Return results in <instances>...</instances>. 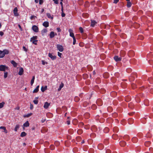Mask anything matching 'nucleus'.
Here are the masks:
<instances>
[{
    "mask_svg": "<svg viewBox=\"0 0 153 153\" xmlns=\"http://www.w3.org/2000/svg\"><path fill=\"white\" fill-rule=\"evenodd\" d=\"M9 53V51L7 50H4L2 51L0 50V58H3L6 54H8Z\"/></svg>",
    "mask_w": 153,
    "mask_h": 153,
    "instance_id": "obj_1",
    "label": "nucleus"
},
{
    "mask_svg": "<svg viewBox=\"0 0 153 153\" xmlns=\"http://www.w3.org/2000/svg\"><path fill=\"white\" fill-rule=\"evenodd\" d=\"M9 70L8 67L6 65H0V71H5Z\"/></svg>",
    "mask_w": 153,
    "mask_h": 153,
    "instance_id": "obj_2",
    "label": "nucleus"
},
{
    "mask_svg": "<svg viewBox=\"0 0 153 153\" xmlns=\"http://www.w3.org/2000/svg\"><path fill=\"white\" fill-rule=\"evenodd\" d=\"M56 46L57 50L60 52H62L64 51V48L62 45L57 44Z\"/></svg>",
    "mask_w": 153,
    "mask_h": 153,
    "instance_id": "obj_3",
    "label": "nucleus"
},
{
    "mask_svg": "<svg viewBox=\"0 0 153 153\" xmlns=\"http://www.w3.org/2000/svg\"><path fill=\"white\" fill-rule=\"evenodd\" d=\"M48 56L53 60H55L56 59V56L55 55H53L52 53H49Z\"/></svg>",
    "mask_w": 153,
    "mask_h": 153,
    "instance_id": "obj_4",
    "label": "nucleus"
},
{
    "mask_svg": "<svg viewBox=\"0 0 153 153\" xmlns=\"http://www.w3.org/2000/svg\"><path fill=\"white\" fill-rule=\"evenodd\" d=\"M32 29L35 32H38L39 31V28L36 25H34L32 26Z\"/></svg>",
    "mask_w": 153,
    "mask_h": 153,
    "instance_id": "obj_5",
    "label": "nucleus"
},
{
    "mask_svg": "<svg viewBox=\"0 0 153 153\" xmlns=\"http://www.w3.org/2000/svg\"><path fill=\"white\" fill-rule=\"evenodd\" d=\"M18 10V9L17 7L14 8L13 11L14 15L16 16H17L19 15L17 13Z\"/></svg>",
    "mask_w": 153,
    "mask_h": 153,
    "instance_id": "obj_6",
    "label": "nucleus"
},
{
    "mask_svg": "<svg viewBox=\"0 0 153 153\" xmlns=\"http://www.w3.org/2000/svg\"><path fill=\"white\" fill-rule=\"evenodd\" d=\"M114 60L116 62H118L121 61L122 58L120 57H119L118 56H115L114 57Z\"/></svg>",
    "mask_w": 153,
    "mask_h": 153,
    "instance_id": "obj_7",
    "label": "nucleus"
},
{
    "mask_svg": "<svg viewBox=\"0 0 153 153\" xmlns=\"http://www.w3.org/2000/svg\"><path fill=\"white\" fill-rule=\"evenodd\" d=\"M42 25L46 28L49 27V23L48 22L45 21L43 23Z\"/></svg>",
    "mask_w": 153,
    "mask_h": 153,
    "instance_id": "obj_8",
    "label": "nucleus"
},
{
    "mask_svg": "<svg viewBox=\"0 0 153 153\" xmlns=\"http://www.w3.org/2000/svg\"><path fill=\"white\" fill-rule=\"evenodd\" d=\"M24 72V70L23 68L22 67L20 68L19 69V71L18 73V74L19 75H22Z\"/></svg>",
    "mask_w": 153,
    "mask_h": 153,
    "instance_id": "obj_9",
    "label": "nucleus"
},
{
    "mask_svg": "<svg viewBox=\"0 0 153 153\" xmlns=\"http://www.w3.org/2000/svg\"><path fill=\"white\" fill-rule=\"evenodd\" d=\"M69 32L70 33V36L73 38H75L74 33L72 32V30L71 29H69L68 30Z\"/></svg>",
    "mask_w": 153,
    "mask_h": 153,
    "instance_id": "obj_10",
    "label": "nucleus"
},
{
    "mask_svg": "<svg viewBox=\"0 0 153 153\" xmlns=\"http://www.w3.org/2000/svg\"><path fill=\"white\" fill-rule=\"evenodd\" d=\"M50 103H49L47 102H45L44 105V108L47 109L48 108L49 106L50 105Z\"/></svg>",
    "mask_w": 153,
    "mask_h": 153,
    "instance_id": "obj_11",
    "label": "nucleus"
},
{
    "mask_svg": "<svg viewBox=\"0 0 153 153\" xmlns=\"http://www.w3.org/2000/svg\"><path fill=\"white\" fill-rule=\"evenodd\" d=\"M97 147L98 149L101 150L103 149L104 146L102 144L100 143L98 145Z\"/></svg>",
    "mask_w": 153,
    "mask_h": 153,
    "instance_id": "obj_12",
    "label": "nucleus"
},
{
    "mask_svg": "<svg viewBox=\"0 0 153 153\" xmlns=\"http://www.w3.org/2000/svg\"><path fill=\"white\" fill-rule=\"evenodd\" d=\"M47 31V29L44 28L41 31V33L42 36H44L45 35V34L46 33Z\"/></svg>",
    "mask_w": 153,
    "mask_h": 153,
    "instance_id": "obj_13",
    "label": "nucleus"
},
{
    "mask_svg": "<svg viewBox=\"0 0 153 153\" xmlns=\"http://www.w3.org/2000/svg\"><path fill=\"white\" fill-rule=\"evenodd\" d=\"M96 23L97 22L94 20H91V24L90 25L92 27H94Z\"/></svg>",
    "mask_w": 153,
    "mask_h": 153,
    "instance_id": "obj_14",
    "label": "nucleus"
},
{
    "mask_svg": "<svg viewBox=\"0 0 153 153\" xmlns=\"http://www.w3.org/2000/svg\"><path fill=\"white\" fill-rule=\"evenodd\" d=\"M46 16L48 18L51 19H53V15H51L50 13H46Z\"/></svg>",
    "mask_w": 153,
    "mask_h": 153,
    "instance_id": "obj_15",
    "label": "nucleus"
},
{
    "mask_svg": "<svg viewBox=\"0 0 153 153\" xmlns=\"http://www.w3.org/2000/svg\"><path fill=\"white\" fill-rule=\"evenodd\" d=\"M120 144L121 146H124L126 144V142L124 141H121L120 142Z\"/></svg>",
    "mask_w": 153,
    "mask_h": 153,
    "instance_id": "obj_16",
    "label": "nucleus"
},
{
    "mask_svg": "<svg viewBox=\"0 0 153 153\" xmlns=\"http://www.w3.org/2000/svg\"><path fill=\"white\" fill-rule=\"evenodd\" d=\"M0 129H3L4 131L3 132H5L6 134H7V133L8 131H7V130L6 127L4 126H1L0 127Z\"/></svg>",
    "mask_w": 153,
    "mask_h": 153,
    "instance_id": "obj_17",
    "label": "nucleus"
},
{
    "mask_svg": "<svg viewBox=\"0 0 153 153\" xmlns=\"http://www.w3.org/2000/svg\"><path fill=\"white\" fill-rule=\"evenodd\" d=\"M113 121V120L112 118H110L107 119V122L109 123H112Z\"/></svg>",
    "mask_w": 153,
    "mask_h": 153,
    "instance_id": "obj_18",
    "label": "nucleus"
},
{
    "mask_svg": "<svg viewBox=\"0 0 153 153\" xmlns=\"http://www.w3.org/2000/svg\"><path fill=\"white\" fill-rule=\"evenodd\" d=\"M138 140V139L136 137H133L132 139V141L134 143H136Z\"/></svg>",
    "mask_w": 153,
    "mask_h": 153,
    "instance_id": "obj_19",
    "label": "nucleus"
},
{
    "mask_svg": "<svg viewBox=\"0 0 153 153\" xmlns=\"http://www.w3.org/2000/svg\"><path fill=\"white\" fill-rule=\"evenodd\" d=\"M11 63L13 65V66L15 67H17V64L14 60H12L11 61Z\"/></svg>",
    "mask_w": 153,
    "mask_h": 153,
    "instance_id": "obj_20",
    "label": "nucleus"
},
{
    "mask_svg": "<svg viewBox=\"0 0 153 153\" xmlns=\"http://www.w3.org/2000/svg\"><path fill=\"white\" fill-rule=\"evenodd\" d=\"M128 121L129 124H131L133 123L134 120L132 118H129L128 120Z\"/></svg>",
    "mask_w": 153,
    "mask_h": 153,
    "instance_id": "obj_21",
    "label": "nucleus"
},
{
    "mask_svg": "<svg viewBox=\"0 0 153 153\" xmlns=\"http://www.w3.org/2000/svg\"><path fill=\"white\" fill-rule=\"evenodd\" d=\"M144 105L147 106L149 105V101L148 99H145L144 102Z\"/></svg>",
    "mask_w": 153,
    "mask_h": 153,
    "instance_id": "obj_22",
    "label": "nucleus"
},
{
    "mask_svg": "<svg viewBox=\"0 0 153 153\" xmlns=\"http://www.w3.org/2000/svg\"><path fill=\"white\" fill-rule=\"evenodd\" d=\"M50 36L51 38H52L54 37L55 34L53 31H51L50 32Z\"/></svg>",
    "mask_w": 153,
    "mask_h": 153,
    "instance_id": "obj_23",
    "label": "nucleus"
},
{
    "mask_svg": "<svg viewBox=\"0 0 153 153\" xmlns=\"http://www.w3.org/2000/svg\"><path fill=\"white\" fill-rule=\"evenodd\" d=\"M109 74L108 73H105L103 74V77L105 78H107L109 77Z\"/></svg>",
    "mask_w": 153,
    "mask_h": 153,
    "instance_id": "obj_24",
    "label": "nucleus"
},
{
    "mask_svg": "<svg viewBox=\"0 0 153 153\" xmlns=\"http://www.w3.org/2000/svg\"><path fill=\"white\" fill-rule=\"evenodd\" d=\"M124 139L126 140H128L130 139L128 135H124L123 137Z\"/></svg>",
    "mask_w": 153,
    "mask_h": 153,
    "instance_id": "obj_25",
    "label": "nucleus"
},
{
    "mask_svg": "<svg viewBox=\"0 0 153 153\" xmlns=\"http://www.w3.org/2000/svg\"><path fill=\"white\" fill-rule=\"evenodd\" d=\"M30 124L28 121H27L23 124V126L25 127H27L29 126Z\"/></svg>",
    "mask_w": 153,
    "mask_h": 153,
    "instance_id": "obj_26",
    "label": "nucleus"
},
{
    "mask_svg": "<svg viewBox=\"0 0 153 153\" xmlns=\"http://www.w3.org/2000/svg\"><path fill=\"white\" fill-rule=\"evenodd\" d=\"M47 86H45L44 87L42 86L41 88V90L42 92H43L47 89Z\"/></svg>",
    "mask_w": 153,
    "mask_h": 153,
    "instance_id": "obj_27",
    "label": "nucleus"
},
{
    "mask_svg": "<svg viewBox=\"0 0 153 153\" xmlns=\"http://www.w3.org/2000/svg\"><path fill=\"white\" fill-rule=\"evenodd\" d=\"M150 142L149 141H146L144 143L146 146L149 147L150 145Z\"/></svg>",
    "mask_w": 153,
    "mask_h": 153,
    "instance_id": "obj_28",
    "label": "nucleus"
},
{
    "mask_svg": "<svg viewBox=\"0 0 153 153\" xmlns=\"http://www.w3.org/2000/svg\"><path fill=\"white\" fill-rule=\"evenodd\" d=\"M109 128L107 127H105L103 130L104 132L105 133H107L109 131Z\"/></svg>",
    "mask_w": 153,
    "mask_h": 153,
    "instance_id": "obj_29",
    "label": "nucleus"
},
{
    "mask_svg": "<svg viewBox=\"0 0 153 153\" xmlns=\"http://www.w3.org/2000/svg\"><path fill=\"white\" fill-rule=\"evenodd\" d=\"M37 38V36H33V37H31L30 39V41L32 42V41L34 40H36Z\"/></svg>",
    "mask_w": 153,
    "mask_h": 153,
    "instance_id": "obj_30",
    "label": "nucleus"
},
{
    "mask_svg": "<svg viewBox=\"0 0 153 153\" xmlns=\"http://www.w3.org/2000/svg\"><path fill=\"white\" fill-rule=\"evenodd\" d=\"M90 114L88 113H85L84 114V117H86L87 119L88 118V117H90Z\"/></svg>",
    "mask_w": 153,
    "mask_h": 153,
    "instance_id": "obj_31",
    "label": "nucleus"
},
{
    "mask_svg": "<svg viewBox=\"0 0 153 153\" xmlns=\"http://www.w3.org/2000/svg\"><path fill=\"white\" fill-rule=\"evenodd\" d=\"M35 77L34 76H33V77H32V79L31 80V82H30V84H31V85H32L34 82V80H35Z\"/></svg>",
    "mask_w": 153,
    "mask_h": 153,
    "instance_id": "obj_32",
    "label": "nucleus"
},
{
    "mask_svg": "<svg viewBox=\"0 0 153 153\" xmlns=\"http://www.w3.org/2000/svg\"><path fill=\"white\" fill-rule=\"evenodd\" d=\"M114 132H117L118 131V128L117 127H114L113 128Z\"/></svg>",
    "mask_w": 153,
    "mask_h": 153,
    "instance_id": "obj_33",
    "label": "nucleus"
},
{
    "mask_svg": "<svg viewBox=\"0 0 153 153\" xmlns=\"http://www.w3.org/2000/svg\"><path fill=\"white\" fill-rule=\"evenodd\" d=\"M83 130L82 129H79L77 131V133L79 134H81L82 133Z\"/></svg>",
    "mask_w": 153,
    "mask_h": 153,
    "instance_id": "obj_34",
    "label": "nucleus"
},
{
    "mask_svg": "<svg viewBox=\"0 0 153 153\" xmlns=\"http://www.w3.org/2000/svg\"><path fill=\"white\" fill-rule=\"evenodd\" d=\"M20 126L19 125L17 124L16 125L15 127L14 128V131H17L18 129H19V128Z\"/></svg>",
    "mask_w": 153,
    "mask_h": 153,
    "instance_id": "obj_35",
    "label": "nucleus"
},
{
    "mask_svg": "<svg viewBox=\"0 0 153 153\" xmlns=\"http://www.w3.org/2000/svg\"><path fill=\"white\" fill-rule=\"evenodd\" d=\"M118 137L117 135L116 134H113L112 136V138L115 140L117 139Z\"/></svg>",
    "mask_w": 153,
    "mask_h": 153,
    "instance_id": "obj_36",
    "label": "nucleus"
},
{
    "mask_svg": "<svg viewBox=\"0 0 153 153\" xmlns=\"http://www.w3.org/2000/svg\"><path fill=\"white\" fill-rule=\"evenodd\" d=\"M74 100L76 102H77L79 101L80 100V99L79 97L77 96H76L74 97Z\"/></svg>",
    "mask_w": 153,
    "mask_h": 153,
    "instance_id": "obj_37",
    "label": "nucleus"
},
{
    "mask_svg": "<svg viewBox=\"0 0 153 153\" xmlns=\"http://www.w3.org/2000/svg\"><path fill=\"white\" fill-rule=\"evenodd\" d=\"M132 4L130 1H128L127 2V6L128 7H130L131 6Z\"/></svg>",
    "mask_w": 153,
    "mask_h": 153,
    "instance_id": "obj_38",
    "label": "nucleus"
},
{
    "mask_svg": "<svg viewBox=\"0 0 153 153\" xmlns=\"http://www.w3.org/2000/svg\"><path fill=\"white\" fill-rule=\"evenodd\" d=\"M135 99L137 102H140V99L138 96H136L135 97Z\"/></svg>",
    "mask_w": 153,
    "mask_h": 153,
    "instance_id": "obj_39",
    "label": "nucleus"
},
{
    "mask_svg": "<svg viewBox=\"0 0 153 153\" xmlns=\"http://www.w3.org/2000/svg\"><path fill=\"white\" fill-rule=\"evenodd\" d=\"M26 133L24 131L22 132L20 134V136L21 137H24L26 135Z\"/></svg>",
    "mask_w": 153,
    "mask_h": 153,
    "instance_id": "obj_40",
    "label": "nucleus"
},
{
    "mask_svg": "<svg viewBox=\"0 0 153 153\" xmlns=\"http://www.w3.org/2000/svg\"><path fill=\"white\" fill-rule=\"evenodd\" d=\"M64 86V84L62 83L61 84H60L59 88L58 89V90L59 91L61 90V89Z\"/></svg>",
    "mask_w": 153,
    "mask_h": 153,
    "instance_id": "obj_41",
    "label": "nucleus"
},
{
    "mask_svg": "<svg viewBox=\"0 0 153 153\" xmlns=\"http://www.w3.org/2000/svg\"><path fill=\"white\" fill-rule=\"evenodd\" d=\"M68 133L70 134H72L74 133V130L70 128L68 130Z\"/></svg>",
    "mask_w": 153,
    "mask_h": 153,
    "instance_id": "obj_42",
    "label": "nucleus"
},
{
    "mask_svg": "<svg viewBox=\"0 0 153 153\" xmlns=\"http://www.w3.org/2000/svg\"><path fill=\"white\" fill-rule=\"evenodd\" d=\"M5 104V102H1L0 103V108H2Z\"/></svg>",
    "mask_w": 153,
    "mask_h": 153,
    "instance_id": "obj_43",
    "label": "nucleus"
},
{
    "mask_svg": "<svg viewBox=\"0 0 153 153\" xmlns=\"http://www.w3.org/2000/svg\"><path fill=\"white\" fill-rule=\"evenodd\" d=\"M84 123L82 122H80L78 124V126L79 127V128H81L84 125Z\"/></svg>",
    "mask_w": 153,
    "mask_h": 153,
    "instance_id": "obj_44",
    "label": "nucleus"
},
{
    "mask_svg": "<svg viewBox=\"0 0 153 153\" xmlns=\"http://www.w3.org/2000/svg\"><path fill=\"white\" fill-rule=\"evenodd\" d=\"M78 120L76 119H74L73 121V123L74 125H76Z\"/></svg>",
    "mask_w": 153,
    "mask_h": 153,
    "instance_id": "obj_45",
    "label": "nucleus"
},
{
    "mask_svg": "<svg viewBox=\"0 0 153 153\" xmlns=\"http://www.w3.org/2000/svg\"><path fill=\"white\" fill-rule=\"evenodd\" d=\"M4 79H5L7 76H8V72H7L5 71L4 72Z\"/></svg>",
    "mask_w": 153,
    "mask_h": 153,
    "instance_id": "obj_46",
    "label": "nucleus"
},
{
    "mask_svg": "<svg viewBox=\"0 0 153 153\" xmlns=\"http://www.w3.org/2000/svg\"><path fill=\"white\" fill-rule=\"evenodd\" d=\"M125 100L127 102H128L130 100V98L129 97H127L125 98Z\"/></svg>",
    "mask_w": 153,
    "mask_h": 153,
    "instance_id": "obj_47",
    "label": "nucleus"
},
{
    "mask_svg": "<svg viewBox=\"0 0 153 153\" xmlns=\"http://www.w3.org/2000/svg\"><path fill=\"white\" fill-rule=\"evenodd\" d=\"M118 114L117 113H114L112 114V116L114 117H117Z\"/></svg>",
    "mask_w": 153,
    "mask_h": 153,
    "instance_id": "obj_48",
    "label": "nucleus"
},
{
    "mask_svg": "<svg viewBox=\"0 0 153 153\" xmlns=\"http://www.w3.org/2000/svg\"><path fill=\"white\" fill-rule=\"evenodd\" d=\"M39 90V89H38L37 88H36L33 91V93H37L38 91Z\"/></svg>",
    "mask_w": 153,
    "mask_h": 153,
    "instance_id": "obj_49",
    "label": "nucleus"
},
{
    "mask_svg": "<svg viewBox=\"0 0 153 153\" xmlns=\"http://www.w3.org/2000/svg\"><path fill=\"white\" fill-rule=\"evenodd\" d=\"M104 143L105 144H107L108 143V139H105L104 141Z\"/></svg>",
    "mask_w": 153,
    "mask_h": 153,
    "instance_id": "obj_50",
    "label": "nucleus"
},
{
    "mask_svg": "<svg viewBox=\"0 0 153 153\" xmlns=\"http://www.w3.org/2000/svg\"><path fill=\"white\" fill-rule=\"evenodd\" d=\"M32 113H30L28 114H27L25 116V117H29L30 116L32 115Z\"/></svg>",
    "mask_w": 153,
    "mask_h": 153,
    "instance_id": "obj_51",
    "label": "nucleus"
},
{
    "mask_svg": "<svg viewBox=\"0 0 153 153\" xmlns=\"http://www.w3.org/2000/svg\"><path fill=\"white\" fill-rule=\"evenodd\" d=\"M32 41V43L33 44L35 45H37V42L38 41L37 40H34Z\"/></svg>",
    "mask_w": 153,
    "mask_h": 153,
    "instance_id": "obj_52",
    "label": "nucleus"
},
{
    "mask_svg": "<svg viewBox=\"0 0 153 153\" xmlns=\"http://www.w3.org/2000/svg\"><path fill=\"white\" fill-rule=\"evenodd\" d=\"M33 102L34 104L37 105L38 103V101L37 100H35L33 101Z\"/></svg>",
    "mask_w": 153,
    "mask_h": 153,
    "instance_id": "obj_53",
    "label": "nucleus"
},
{
    "mask_svg": "<svg viewBox=\"0 0 153 153\" xmlns=\"http://www.w3.org/2000/svg\"><path fill=\"white\" fill-rule=\"evenodd\" d=\"M79 30L81 33H82L83 32V29L81 27H80L79 28Z\"/></svg>",
    "mask_w": 153,
    "mask_h": 153,
    "instance_id": "obj_54",
    "label": "nucleus"
},
{
    "mask_svg": "<svg viewBox=\"0 0 153 153\" xmlns=\"http://www.w3.org/2000/svg\"><path fill=\"white\" fill-rule=\"evenodd\" d=\"M132 70L130 68H128L126 69V71L128 73L130 72Z\"/></svg>",
    "mask_w": 153,
    "mask_h": 153,
    "instance_id": "obj_55",
    "label": "nucleus"
},
{
    "mask_svg": "<svg viewBox=\"0 0 153 153\" xmlns=\"http://www.w3.org/2000/svg\"><path fill=\"white\" fill-rule=\"evenodd\" d=\"M73 45H74L76 44V39L75 38H75H73Z\"/></svg>",
    "mask_w": 153,
    "mask_h": 153,
    "instance_id": "obj_56",
    "label": "nucleus"
},
{
    "mask_svg": "<svg viewBox=\"0 0 153 153\" xmlns=\"http://www.w3.org/2000/svg\"><path fill=\"white\" fill-rule=\"evenodd\" d=\"M106 153H111V151L109 149H107L106 151Z\"/></svg>",
    "mask_w": 153,
    "mask_h": 153,
    "instance_id": "obj_57",
    "label": "nucleus"
},
{
    "mask_svg": "<svg viewBox=\"0 0 153 153\" xmlns=\"http://www.w3.org/2000/svg\"><path fill=\"white\" fill-rule=\"evenodd\" d=\"M142 135V134L141 133H138L137 134V136L139 137H141Z\"/></svg>",
    "mask_w": 153,
    "mask_h": 153,
    "instance_id": "obj_58",
    "label": "nucleus"
},
{
    "mask_svg": "<svg viewBox=\"0 0 153 153\" xmlns=\"http://www.w3.org/2000/svg\"><path fill=\"white\" fill-rule=\"evenodd\" d=\"M39 0V4L40 5L42 4L43 2V0Z\"/></svg>",
    "mask_w": 153,
    "mask_h": 153,
    "instance_id": "obj_59",
    "label": "nucleus"
},
{
    "mask_svg": "<svg viewBox=\"0 0 153 153\" xmlns=\"http://www.w3.org/2000/svg\"><path fill=\"white\" fill-rule=\"evenodd\" d=\"M58 55L60 57H61V56L62 55V54L61 53H60L59 52H58Z\"/></svg>",
    "mask_w": 153,
    "mask_h": 153,
    "instance_id": "obj_60",
    "label": "nucleus"
},
{
    "mask_svg": "<svg viewBox=\"0 0 153 153\" xmlns=\"http://www.w3.org/2000/svg\"><path fill=\"white\" fill-rule=\"evenodd\" d=\"M129 79L130 81H132L134 80V79L131 76L129 77Z\"/></svg>",
    "mask_w": 153,
    "mask_h": 153,
    "instance_id": "obj_61",
    "label": "nucleus"
},
{
    "mask_svg": "<svg viewBox=\"0 0 153 153\" xmlns=\"http://www.w3.org/2000/svg\"><path fill=\"white\" fill-rule=\"evenodd\" d=\"M134 114V112H130V113H128V114L132 116V115H133Z\"/></svg>",
    "mask_w": 153,
    "mask_h": 153,
    "instance_id": "obj_62",
    "label": "nucleus"
},
{
    "mask_svg": "<svg viewBox=\"0 0 153 153\" xmlns=\"http://www.w3.org/2000/svg\"><path fill=\"white\" fill-rule=\"evenodd\" d=\"M33 108V105L31 103L30 104V109L32 110Z\"/></svg>",
    "mask_w": 153,
    "mask_h": 153,
    "instance_id": "obj_63",
    "label": "nucleus"
},
{
    "mask_svg": "<svg viewBox=\"0 0 153 153\" xmlns=\"http://www.w3.org/2000/svg\"><path fill=\"white\" fill-rule=\"evenodd\" d=\"M18 26L19 28V29H20V30L21 31H22V27H21V26H20V25L19 24L18 25Z\"/></svg>",
    "mask_w": 153,
    "mask_h": 153,
    "instance_id": "obj_64",
    "label": "nucleus"
}]
</instances>
